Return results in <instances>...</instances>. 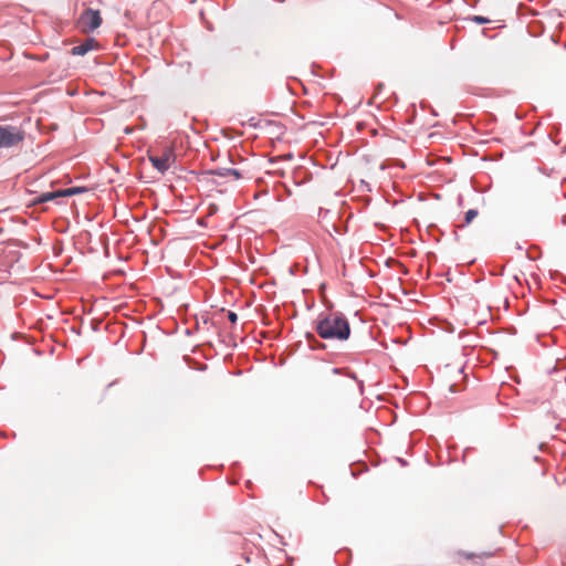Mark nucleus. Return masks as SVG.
Listing matches in <instances>:
<instances>
[{
	"mask_svg": "<svg viewBox=\"0 0 566 566\" xmlns=\"http://www.w3.org/2000/svg\"><path fill=\"white\" fill-rule=\"evenodd\" d=\"M316 332L325 339L345 340L349 337L350 327L345 316L339 313H331L317 322Z\"/></svg>",
	"mask_w": 566,
	"mask_h": 566,
	"instance_id": "obj_1",
	"label": "nucleus"
},
{
	"mask_svg": "<svg viewBox=\"0 0 566 566\" xmlns=\"http://www.w3.org/2000/svg\"><path fill=\"white\" fill-rule=\"evenodd\" d=\"M25 138L21 127L13 125L0 126V149L18 147Z\"/></svg>",
	"mask_w": 566,
	"mask_h": 566,
	"instance_id": "obj_2",
	"label": "nucleus"
},
{
	"mask_svg": "<svg viewBox=\"0 0 566 566\" xmlns=\"http://www.w3.org/2000/svg\"><path fill=\"white\" fill-rule=\"evenodd\" d=\"M102 23L99 10L87 8L82 12L77 20V27L85 33H90L97 29Z\"/></svg>",
	"mask_w": 566,
	"mask_h": 566,
	"instance_id": "obj_3",
	"label": "nucleus"
},
{
	"mask_svg": "<svg viewBox=\"0 0 566 566\" xmlns=\"http://www.w3.org/2000/svg\"><path fill=\"white\" fill-rule=\"evenodd\" d=\"M153 166L161 174L166 172L176 161V155L172 149L165 148L158 154L149 155Z\"/></svg>",
	"mask_w": 566,
	"mask_h": 566,
	"instance_id": "obj_4",
	"label": "nucleus"
},
{
	"mask_svg": "<svg viewBox=\"0 0 566 566\" xmlns=\"http://www.w3.org/2000/svg\"><path fill=\"white\" fill-rule=\"evenodd\" d=\"M98 48V43L94 39H87L85 42L72 48L73 55H85L87 52Z\"/></svg>",
	"mask_w": 566,
	"mask_h": 566,
	"instance_id": "obj_5",
	"label": "nucleus"
},
{
	"mask_svg": "<svg viewBox=\"0 0 566 566\" xmlns=\"http://www.w3.org/2000/svg\"><path fill=\"white\" fill-rule=\"evenodd\" d=\"M56 198H61V191L60 190L51 191V192H44V193L40 195L39 197H36L33 200L32 205L44 203V202L51 201V200L56 199Z\"/></svg>",
	"mask_w": 566,
	"mask_h": 566,
	"instance_id": "obj_6",
	"label": "nucleus"
},
{
	"mask_svg": "<svg viewBox=\"0 0 566 566\" xmlns=\"http://www.w3.org/2000/svg\"><path fill=\"white\" fill-rule=\"evenodd\" d=\"M464 558L467 559H476L474 563L475 564H480L483 559L485 558H490L493 556V553L491 552H483L481 554H468V553H462L461 554Z\"/></svg>",
	"mask_w": 566,
	"mask_h": 566,
	"instance_id": "obj_7",
	"label": "nucleus"
},
{
	"mask_svg": "<svg viewBox=\"0 0 566 566\" xmlns=\"http://www.w3.org/2000/svg\"><path fill=\"white\" fill-rule=\"evenodd\" d=\"M213 174L221 176V177H233V179H235V180L241 178V172L237 169H220V170L213 171Z\"/></svg>",
	"mask_w": 566,
	"mask_h": 566,
	"instance_id": "obj_8",
	"label": "nucleus"
},
{
	"mask_svg": "<svg viewBox=\"0 0 566 566\" xmlns=\"http://www.w3.org/2000/svg\"><path fill=\"white\" fill-rule=\"evenodd\" d=\"M478 214L479 212L475 209L468 210L464 217V223L461 227L470 224L478 217Z\"/></svg>",
	"mask_w": 566,
	"mask_h": 566,
	"instance_id": "obj_9",
	"label": "nucleus"
},
{
	"mask_svg": "<svg viewBox=\"0 0 566 566\" xmlns=\"http://www.w3.org/2000/svg\"><path fill=\"white\" fill-rule=\"evenodd\" d=\"M60 191H61V197H69V196L80 193L82 191V188L73 187V188L62 189Z\"/></svg>",
	"mask_w": 566,
	"mask_h": 566,
	"instance_id": "obj_10",
	"label": "nucleus"
},
{
	"mask_svg": "<svg viewBox=\"0 0 566 566\" xmlns=\"http://www.w3.org/2000/svg\"><path fill=\"white\" fill-rule=\"evenodd\" d=\"M473 20H474L476 23H479V24H484V23H489V22H490V20H489V19H486V18H484V17H481V15H475V17L473 18Z\"/></svg>",
	"mask_w": 566,
	"mask_h": 566,
	"instance_id": "obj_11",
	"label": "nucleus"
},
{
	"mask_svg": "<svg viewBox=\"0 0 566 566\" xmlns=\"http://www.w3.org/2000/svg\"><path fill=\"white\" fill-rule=\"evenodd\" d=\"M228 318L230 319V322L235 323V322H237V319H238V316H237V314H235V313H233V312H229V314H228Z\"/></svg>",
	"mask_w": 566,
	"mask_h": 566,
	"instance_id": "obj_12",
	"label": "nucleus"
},
{
	"mask_svg": "<svg viewBox=\"0 0 566 566\" xmlns=\"http://www.w3.org/2000/svg\"><path fill=\"white\" fill-rule=\"evenodd\" d=\"M449 389L452 392H457L458 391V389H455V385L454 384H450Z\"/></svg>",
	"mask_w": 566,
	"mask_h": 566,
	"instance_id": "obj_13",
	"label": "nucleus"
}]
</instances>
